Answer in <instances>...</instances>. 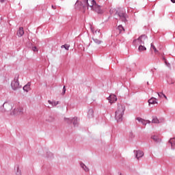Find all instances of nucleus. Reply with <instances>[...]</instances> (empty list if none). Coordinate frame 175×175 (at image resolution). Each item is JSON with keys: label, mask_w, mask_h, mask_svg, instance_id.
I'll return each instance as SVG.
<instances>
[{"label": "nucleus", "mask_w": 175, "mask_h": 175, "mask_svg": "<svg viewBox=\"0 0 175 175\" xmlns=\"http://www.w3.org/2000/svg\"><path fill=\"white\" fill-rule=\"evenodd\" d=\"M158 96H159V98H161L162 96H163V98H165V99H167V97L166 96V95H165V94H163V92L158 93Z\"/></svg>", "instance_id": "nucleus-27"}, {"label": "nucleus", "mask_w": 175, "mask_h": 175, "mask_svg": "<svg viewBox=\"0 0 175 175\" xmlns=\"http://www.w3.org/2000/svg\"><path fill=\"white\" fill-rule=\"evenodd\" d=\"M149 103V106H151V105H155V103H158L157 102V98L154 97H152L150 99L148 100Z\"/></svg>", "instance_id": "nucleus-13"}, {"label": "nucleus", "mask_w": 175, "mask_h": 175, "mask_svg": "<svg viewBox=\"0 0 175 175\" xmlns=\"http://www.w3.org/2000/svg\"><path fill=\"white\" fill-rule=\"evenodd\" d=\"M152 124H159V120H158V118L157 116H153L152 120Z\"/></svg>", "instance_id": "nucleus-23"}, {"label": "nucleus", "mask_w": 175, "mask_h": 175, "mask_svg": "<svg viewBox=\"0 0 175 175\" xmlns=\"http://www.w3.org/2000/svg\"><path fill=\"white\" fill-rule=\"evenodd\" d=\"M168 143H170V144H171V147L172 150L175 149V137L173 138H171Z\"/></svg>", "instance_id": "nucleus-12"}, {"label": "nucleus", "mask_w": 175, "mask_h": 175, "mask_svg": "<svg viewBox=\"0 0 175 175\" xmlns=\"http://www.w3.org/2000/svg\"><path fill=\"white\" fill-rule=\"evenodd\" d=\"M134 153L135 154V158L139 159V158H142L144 155V152L142 150H134Z\"/></svg>", "instance_id": "nucleus-10"}, {"label": "nucleus", "mask_w": 175, "mask_h": 175, "mask_svg": "<svg viewBox=\"0 0 175 175\" xmlns=\"http://www.w3.org/2000/svg\"><path fill=\"white\" fill-rule=\"evenodd\" d=\"M59 103V101H54L53 105H52L53 107H54V106H57V105H58Z\"/></svg>", "instance_id": "nucleus-34"}, {"label": "nucleus", "mask_w": 175, "mask_h": 175, "mask_svg": "<svg viewBox=\"0 0 175 175\" xmlns=\"http://www.w3.org/2000/svg\"><path fill=\"white\" fill-rule=\"evenodd\" d=\"M88 118H94V109H90L88 112Z\"/></svg>", "instance_id": "nucleus-17"}, {"label": "nucleus", "mask_w": 175, "mask_h": 175, "mask_svg": "<svg viewBox=\"0 0 175 175\" xmlns=\"http://www.w3.org/2000/svg\"><path fill=\"white\" fill-rule=\"evenodd\" d=\"M51 8H52V9H53V10H55V9H57V6L56 5H51Z\"/></svg>", "instance_id": "nucleus-38"}, {"label": "nucleus", "mask_w": 175, "mask_h": 175, "mask_svg": "<svg viewBox=\"0 0 175 175\" xmlns=\"http://www.w3.org/2000/svg\"><path fill=\"white\" fill-rule=\"evenodd\" d=\"M24 111V109L22 107H19L18 109H14L12 112H11V116H16L17 114H23V111Z\"/></svg>", "instance_id": "nucleus-8"}, {"label": "nucleus", "mask_w": 175, "mask_h": 175, "mask_svg": "<svg viewBox=\"0 0 175 175\" xmlns=\"http://www.w3.org/2000/svg\"><path fill=\"white\" fill-rule=\"evenodd\" d=\"M66 92V88L65 86L63 87V90H62V95H65Z\"/></svg>", "instance_id": "nucleus-31"}, {"label": "nucleus", "mask_w": 175, "mask_h": 175, "mask_svg": "<svg viewBox=\"0 0 175 175\" xmlns=\"http://www.w3.org/2000/svg\"><path fill=\"white\" fill-rule=\"evenodd\" d=\"M147 84H148H148H149L148 82H147Z\"/></svg>", "instance_id": "nucleus-44"}, {"label": "nucleus", "mask_w": 175, "mask_h": 175, "mask_svg": "<svg viewBox=\"0 0 175 175\" xmlns=\"http://www.w3.org/2000/svg\"><path fill=\"white\" fill-rule=\"evenodd\" d=\"M162 59H163V61H164V62L167 66H168V67L170 66V64L167 62V61L166 60V58H165V57H163Z\"/></svg>", "instance_id": "nucleus-29"}, {"label": "nucleus", "mask_w": 175, "mask_h": 175, "mask_svg": "<svg viewBox=\"0 0 175 175\" xmlns=\"http://www.w3.org/2000/svg\"><path fill=\"white\" fill-rule=\"evenodd\" d=\"M80 166L82 169H83V170L86 172H90V169L85 166V164H84V163H83L82 161L80 162Z\"/></svg>", "instance_id": "nucleus-16"}, {"label": "nucleus", "mask_w": 175, "mask_h": 175, "mask_svg": "<svg viewBox=\"0 0 175 175\" xmlns=\"http://www.w3.org/2000/svg\"><path fill=\"white\" fill-rule=\"evenodd\" d=\"M172 3H175V0H170Z\"/></svg>", "instance_id": "nucleus-40"}, {"label": "nucleus", "mask_w": 175, "mask_h": 175, "mask_svg": "<svg viewBox=\"0 0 175 175\" xmlns=\"http://www.w3.org/2000/svg\"><path fill=\"white\" fill-rule=\"evenodd\" d=\"M133 65H134L135 66H136V63H134Z\"/></svg>", "instance_id": "nucleus-43"}, {"label": "nucleus", "mask_w": 175, "mask_h": 175, "mask_svg": "<svg viewBox=\"0 0 175 175\" xmlns=\"http://www.w3.org/2000/svg\"><path fill=\"white\" fill-rule=\"evenodd\" d=\"M31 50H32V51H33L35 53V52L38 51V47H36L35 46H32Z\"/></svg>", "instance_id": "nucleus-30"}, {"label": "nucleus", "mask_w": 175, "mask_h": 175, "mask_svg": "<svg viewBox=\"0 0 175 175\" xmlns=\"http://www.w3.org/2000/svg\"><path fill=\"white\" fill-rule=\"evenodd\" d=\"M129 70L131 71V69H129Z\"/></svg>", "instance_id": "nucleus-46"}, {"label": "nucleus", "mask_w": 175, "mask_h": 175, "mask_svg": "<svg viewBox=\"0 0 175 175\" xmlns=\"http://www.w3.org/2000/svg\"><path fill=\"white\" fill-rule=\"evenodd\" d=\"M5 1H7V0H0V2H1V3H4Z\"/></svg>", "instance_id": "nucleus-39"}, {"label": "nucleus", "mask_w": 175, "mask_h": 175, "mask_svg": "<svg viewBox=\"0 0 175 175\" xmlns=\"http://www.w3.org/2000/svg\"><path fill=\"white\" fill-rule=\"evenodd\" d=\"M19 77H20V75L16 74L13 81H18Z\"/></svg>", "instance_id": "nucleus-28"}, {"label": "nucleus", "mask_w": 175, "mask_h": 175, "mask_svg": "<svg viewBox=\"0 0 175 175\" xmlns=\"http://www.w3.org/2000/svg\"><path fill=\"white\" fill-rule=\"evenodd\" d=\"M48 103H49V105H51L53 106L54 102L51 101V100H48Z\"/></svg>", "instance_id": "nucleus-37"}, {"label": "nucleus", "mask_w": 175, "mask_h": 175, "mask_svg": "<svg viewBox=\"0 0 175 175\" xmlns=\"http://www.w3.org/2000/svg\"><path fill=\"white\" fill-rule=\"evenodd\" d=\"M109 100V103L113 104L114 102H117V96L114 94H110L109 96L107 98Z\"/></svg>", "instance_id": "nucleus-9"}, {"label": "nucleus", "mask_w": 175, "mask_h": 175, "mask_svg": "<svg viewBox=\"0 0 175 175\" xmlns=\"http://www.w3.org/2000/svg\"><path fill=\"white\" fill-rule=\"evenodd\" d=\"M116 14H117L120 17V20H121L122 23H124V24H126V23H128V20L126 19L128 15L126 14V12H125V10L120 9L119 10H117L116 12Z\"/></svg>", "instance_id": "nucleus-3"}, {"label": "nucleus", "mask_w": 175, "mask_h": 175, "mask_svg": "<svg viewBox=\"0 0 175 175\" xmlns=\"http://www.w3.org/2000/svg\"><path fill=\"white\" fill-rule=\"evenodd\" d=\"M29 44H30L31 46H32V43L29 42Z\"/></svg>", "instance_id": "nucleus-42"}, {"label": "nucleus", "mask_w": 175, "mask_h": 175, "mask_svg": "<svg viewBox=\"0 0 175 175\" xmlns=\"http://www.w3.org/2000/svg\"><path fill=\"white\" fill-rule=\"evenodd\" d=\"M129 137L131 139H133V137H135V135H133V132H131L130 134H129Z\"/></svg>", "instance_id": "nucleus-33"}, {"label": "nucleus", "mask_w": 175, "mask_h": 175, "mask_svg": "<svg viewBox=\"0 0 175 175\" xmlns=\"http://www.w3.org/2000/svg\"><path fill=\"white\" fill-rule=\"evenodd\" d=\"M92 40L96 43V44H100L102 43V40H98V38H92Z\"/></svg>", "instance_id": "nucleus-24"}, {"label": "nucleus", "mask_w": 175, "mask_h": 175, "mask_svg": "<svg viewBox=\"0 0 175 175\" xmlns=\"http://www.w3.org/2000/svg\"><path fill=\"white\" fill-rule=\"evenodd\" d=\"M3 107H4L5 111H10V110L13 109V106L8 102H5L3 104Z\"/></svg>", "instance_id": "nucleus-7"}, {"label": "nucleus", "mask_w": 175, "mask_h": 175, "mask_svg": "<svg viewBox=\"0 0 175 175\" xmlns=\"http://www.w3.org/2000/svg\"><path fill=\"white\" fill-rule=\"evenodd\" d=\"M83 1L85 3L86 7H90L92 10H94V12H96V13L98 14H103L104 11L102 10V6L96 3V1L92 0L91 5H90V3H88V0H83Z\"/></svg>", "instance_id": "nucleus-1"}, {"label": "nucleus", "mask_w": 175, "mask_h": 175, "mask_svg": "<svg viewBox=\"0 0 175 175\" xmlns=\"http://www.w3.org/2000/svg\"><path fill=\"white\" fill-rule=\"evenodd\" d=\"M72 124L74 125V126H79V120H77V118L75 117L72 118Z\"/></svg>", "instance_id": "nucleus-20"}, {"label": "nucleus", "mask_w": 175, "mask_h": 175, "mask_svg": "<svg viewBox=\"0 0 175 175\" xmlns=\"http://www.w3.org/2000/svg\"><path fill=\"white\" fill-rule=\"evenodd\" d=\"M17 33H18V36H19V38H21V36L24 35V28L20 27L19 29L18 30Z\"/></svg>", "instance_id": "nucleus-18"}, {"label": "nucleus", "mask_w": 175, "mask_h": 175, "mask_svg": "<svg viewBox=\"0 0 175 175\" xmlns=\"http://www.w3.org/2000/svg\"><path fill=\"white\" fill-rule=\"evenodd\" d=\"M125 114V105L122 104H118V109L115 112V118L118 122H122Z\"/></svg>", "instance_id": "nucleus-2"}, {"label": "nucleus", "mask_w": 175, "mask_h": 175, "mask_svg": "<svg viewBox=\"0 0 175 175\" xmlns=\"http://www.w3.org/2000/svg\"><path fill=\"white\" fill-rule=\"evenodd\" d=\"M91 29L92 30V27H91Z\"/></svg>", "instance_id": "nucleus-45"}, {"label": "nucleus", "mask_w": 175, "mask_h": 175, "mask_svg": "<svg viewBox=\"0 0 175 175\" xmlns=\"http://www.w3.org/2000/svg\"><path fill=\"white\" fill-rule=\"evenodd\" d=\"M23 90L25 92H29L31 90V82H28L25 86H23Z\"/></svg>", "instance_id": "nucleus-11"}, {"label": "nucleus", "mask_w": 175, "mask_h": 175, "mask_svg": "<svg viewBox=\"0 0 175 175\" xmlns=\"http://www.w3.org/2000/svg\"><path fill=\"white\" fill-rule=\"evenodd\" d=\"M118 29L119 31V33H124V32H125V29L122 26V25H120L118 27Z\"/></svg>", "instance_id": "nucleus-21"}, {"label": "nucleus", "mask_w": 175, "mask_h": 175, "mask_svg": "<svg viewBox=\"0 0 175 175\" xmlns=\"http://www.w3.org/2000/svg\"><path fill=\"white\" fill-rule=\"evenodd\" d=\"M118 175H123L122 173H121V172H118Z\"/></svg>", "instance_id": "nucleus-41"}, {"label": "nucleus", "mask_w": 175, "mask_h": 175, "mask_svg": "<svg viewBox=\"0 0 175 175\" xmlns=\"http://www.w3.org/2000/svg\"><path fill=\"white\" fill-rule=\"evenodd\" d=\"M74 6L75 10H81L82 9L85 10V8H87L85 5L83 4L82 1H80L79 0H77Z\"/></svg>", "instance_id": "nucleus-5"}, {"label": "nucleus", "mask_w": 175, "mask_h": 175, "mask_svg": "<svg viewBox=\"0 0 175 175\" xmlns=\"http://www.w3.org/2000/svg\"><path fill=\"white\" fill-rule=\"evenodd\" d=\"M69 47H70V45L68 44L62 46V49H65V50H69Z\"/></svg>", "instance_id": "nucleus-26"}, {"label": "nucleus", "mask_w": 175, "mask_h": 175, "mask_svg": "<svg viewBox=\"0 0 175 175\" xmlns=\"http://www.w3.org/2000/svg\"><path fill=\"white\" fill-rule=\"evenodd\" d=\"M141 122H142V125H145V126L147 125V122H146V120H144V119Z\"/></svg>", "instance_id": "nucleus-36"}, {"label": "nucleus", "mask_w": 175, "mask_h": 175, "mask_svg": "<svg viewBox=\"0 0 175 175\" xmlns=\"http://www.w3.org/2000/svg\"><path fill=\"white\" fill-rule=\"evenodd\" d=\"M136 120L139 122H142L144 119L142 118H137Z\"/></svg>", "instance_id": "nucleus-35"}, {"label": "nucleus", "mask_w": 175, "mask_h": 175, "mask_svg": "<svg viewBox=\"0 0 175 175\" xmlns=\"http://www.w3.org/2000/svg\"><path fill=\"white\" fill-rule=\"evenodd\" d=\"M64 120L68 124V125H70L73 122V118H64Z\"/></svg>", "instance_id": "nucleus-19"}, {"label": "nucleus", "mask_w": 175, "mask_h": 175, "mask_svg": "<svg viewBox=\"0 0 175 175\" xmlns=\"http://www.w3.org/2000/svg\"><path fill=\"white\" fill-rule=\"evenodd\" d=\"M151 49H152L156 54V55H161V53L159 51L157 50V47H155V45L152 43L150 44Z\"/></svg>", "instance_id": "nucleus-14"}, {"label": "nucleus", "mask_w": 175, "mask_h": 175, "mask_svg": "<svg viewBox=\"0 0 175 175\" xmlns=\"http://www.w3.org/2000/svg\"><path fill=\"white\" fill-rule=\"evenodd\" d=\"M46 157H48V158H51V157H53V154L49 152L46 153Z\"/></svg>", "instance_id": "nucleus-32"}, {"label": "nucleus", "mask_w": 175, "mask_h": 175, "mask_svg": "<svg viewBox=\"0 0 175 175\" xmlns=\"http://www.w3.org/2000/svg\"><path fill=\"white\" fill-rule=\"evenodd\" d=\"M16 175H22L21 174V170H20V167L18 165H17L16 167Z\"/></svg>", "instance_id": "nucleus-25"}, {"label": "nucleus", "mask_w": 175, "mask_h": 175, "mask_svg": "<svg viewBox=\"0 0 175 175\" xmlns=\"http://www.w3.org/2000/svg\"><path fill=\"white\" fill-rule=\"evenodd\" d=\"M147 39V36L146 34L141 35L138 38L133 40V46H137L140 44V46L144 45V41Z\"/></svg>", "instance_id": "nucleus-4"}, {"label": "nucleus", "mask_w": 175, "mask_h": 175, "mask_svg": "<svg viewBox=\"0 0 175 175\" xmlns=\"http://www.w3.org/2000/svg\"><path fill=\"white\" fill-rule=\"evenodd\" d=\"M147 48L144 46V45H139L138 47V51L142 53V51H146Z\"/></svg>", "instance_id": "nucleus-22"}, {"label": "nucleus", "mask_w": 175, "mask_h": 175, "mask_svg": "<svg viewBox=\"0 0 175 175\" xmlns=\"http://www.w3.org/2000/svg\"><path fill=\"white\" fill-rule=\"evenodd\" d=\"M151 139H152V140H154V142H155V143H161V138H159L158 136L157 135H152L151 137Z\"/></svg>", "instance_id": "nucleus-15"}, {"label": "nucleus", "mask_w": 175, "mask_h": 175, "mask_svg": "<svg viewBox=\"0 0 175 175\" xmlns=\"http://www.w3.org/2000/svg\"><path fill=\"white\" fill-rule=\"evenodd\" d=\"M11 87L14 91H17L19 88H21L19 81H12L11 82Z\"/></svg>", "instance_id": "nucleus-6"}]
</instances>
